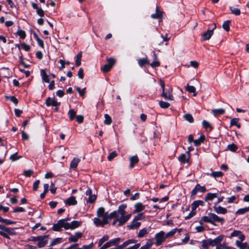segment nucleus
<instances>
[{"instance_id":"obj_26","label":"nucleus","mask_w":249,"mask_h":249,"mask_svg":"<svg viewBox=\"0 0 249 249\" xmlns=\"http://www.w3.org/2000/svg\"><path fill=\"white\" fill-rule=\"evenodd\" d=\"M217 197H218V193H209L205 196L204 200L205 201H212L215 198H216Z\"/></svg>"},{"instance_id":"obj_5","label":"nucleus","mask_w":249,"mask_h":249,"mask_svg":"<svg viewBox=\"0 0 249 249\" xmlns=\"http://www.w3.org/2000/svg\"><path fill=\"white\" fill-rule=\"evenodd\" d=\"M69 220V218H64L59 220L57 222L54 224L53 226L52 229L54 231H59L61 230L62 228L65 229V222Z\"/></svg>"},{"instance_id":"obj_22","label":"nucleus","mask_w":249,"mask_h":249,"mask_svg":"<svg viewBox=\"0 0 249 249\" xmlns=\"http://www.w3.org/2000/svg\"><path fill=\"white\" fill-rule=\"evenodd\" d=\"M153 19H159L162 17V12L160 11L158 6L156 8V13L151 15Z\"/></svg>"},{"instance_id":"obj_20","label":"nucleus","mask_w":249,"mask_h":249,"mask_svg":"<svg viewBox=\"0 0 249 249\" xmlns=\"http://www.w3.org/2000/svg\"><path fill=\"white\" fill-rule=\"evenodd\" d=\"M153 58L154 61L151 63L150 64V65L153 68H155L156 67H159L160 66V62L158 60L157 54L154 52H153Z\"/></svg>"},{"instance_id":"obj_23","label":"nucleus","mask_w":249,"mask_h":249,"mask_svg":"<svg viewBox=\"0 0 249 249\" xmlns=\"http://www.w3.org/2000/svg\"><path fill=\"white\" fill-rule=\"evenodd\" d=\"M65 203L67 205L71 206L77 204V202L75 196H71L65 201Z\"/></svg>"},{"instance_id":"obj_15","label":"nucleus","mask_w":249,"mask_h":249,"mask_svg":"<svg viewBox=\"0 0 249 249\" xmlns=\"http://www.w3.org/2000/svg\"><path fill=\"white\" fill-rule=\"evenodd\" d=\"M65 151V148L63 145L57 146L54 148V154L58 155L59 154V156L61 157L62 160L65 159V156L62 155Z\"/></svg>"},{"instance_id":"obj_49","label":"nucleus","mask_w":249,"mask_h":249,"mask_svg":"<svg viewBox=\"0 0 249 249\" xmlns=\"http://www.w3.org/2000/svg\"><path fill=\"white\" fill-rule=\"evenodd\" d=\"M16 35L18 36L22 39H24L26 36L25 32L21 29L18 30L16 33Z\"/></svg>"},{"instance_id":"obj_7","label":"nucleus","mask_w":249,"mask_h":249,"mask_svg":"<svg viewBox=\"0 0 249 249\" xmlns=\"http://www.w3.org/2000/svg\"><path fill=\"white\" fill-rule=\"evenodd\" d=\"M206 191L205 186H202L199 184H197L191 192V197L194 198L198 192L204 193Z\"/></svg>"},{"instance_id":"obj_11","label":"nucleus","mask_w":249,"mask_h":249,"mask_svg":"<svg viewBox=\"0 0 249 249\" xmlns=\"http://www.w3.org/2000/svg\"><path fill=\"white\" fill-rule=\"evenodd\" d=\"M190 158L191 156L187 155L186 153H182L178 156V160L181 163H187L189 165L190 164Z\"/></svg>"},{"instance_id":"obj_38","label":"nucleus","mask_w":249,"mask_h":249,"mask_svg":"<svg viewBox=\"0 0 249 249\" xmlns=\"http://www.w3.org/2000/svg\"><path fill=\"white\" fill-rule=\"evenodd\" d=\"M208 176H210L214 178H220L223 176V172H211L210 173H207Z\"/></svg>"},{"instance_id":"obj_64","label":"nucleus","mask_w":249,"mask_h":249,"mask_svg":"<svg viewBox=\"0 0 249 249\" xmlns=\"http://www.w3.org/2000/svg\"><path fill=\"white\" fill-rule=\"evenodd\" d=\"M17 154H18V153L16 152L13 154H12V155H11L10 157V159L12 160V161H15L17 160H18L21 157H18L17 156Z\"/></svg>"},{"instance_id":"obj_4","label":"nucleus","mask_w":249,"mask_h":249,"mask_svg":"<svg viewBox=\"0 0 249 249\" xmlns=\"http://www.w3.org/2000/svg\"><path fill=\"white\" fill-rule=\"evenodd\" d=\"M155 239L156 241L154 244L156 246H160L166 240L165 232L161 231L157 233L155 235Z\"/></svg>"},{"instance_id":"obj_44","label":"nucleus","mask_w":249,"mask_h":249,"mask_svg":"<svg viewBox=\"0 0 249 249\" xmlns=\"http://www.w3.org/2000/svg\"><path fill=\"white\" fill-rule=\"evenodd\" d=\"M76 112L73 109H70L68 112V115L71 121L73 120L76 116Z\"/></svg>"},{"instance_id":"obj_50","label":"nucleus","mask_w":249,"mask_h":249,"mask_svg":"<svg viewBox=\"0 0 249 249\" xmlns=\"http://www.w3.org/2000/svg\"><path fill=\"white\" fill-rule=\"evenodd\" d=\"M104 117L105 118L104 124L107 125H110L112 123L111 117L107 114H105Z\"/></svg>"},{"instance_id":"obj_33","label":"nucleus","mask_w":249,"mask_h":249,"mask_svg":"<svg viewBox=\"0 0 249 249\" xmlns=\"http://www.w3.org/2000/svg\"><path fill=\"white\" fill-rule=\"evenodd\" d=\"M82 52H79L75 57V66L76 67H79L81 64V59H82Z\"/></svg>"},{"instance_id":"obj_30","label":"nucleus","mask_w":249,"mask_h":249,"mask_svg":"<svg viewBox=\"0 0 249 249\" xmlns=\"http://www.w3.org/2000/svg\"><path fill=\"white\" fill-rule=\"evenodd\" d=\"M40 74L42 77V79L43 82L45 83H49L50 79L49 78V75L47 74L45 70L42 69L40 71Z\"/></svg>"},{"instance_id":"obj_60","label":"nucleus","mask_w":249,"mask_h":249,"mask_svg":"<svg viewBox=\"0 0 249 249\" xmlns=\"http://www.w3.org/2000/svg\"><path fill=\"white\" fill-rule=\"evenodd\" d=\"M96 199V196L95 195H91L89 196V198L87 200V202L92 203H93Z\"/></svg>"},{"instance_id":"obj_39","label":"nucleus","mask_w":249,"mask_h":249,"mask_svg":"<svg viewBox=\"0 0 249 249\" xmlns=\"http://www.w3.org/2000/svg\"><path fill=\"white\" fill-rule=\"evenodd\" d=\"M229 9L231 11V14H234L235 16H239L241 14L240 10L237 8H235L233 6H229Z\"/></svg>"},{"instance_id":"obj_25","label":"nucleus","mask_w":249,"mask_h":249,"mask_svg":"<svg viewBox=\"0 0 249 249\" xmlns=\"http://www.w3.org/2000/svg\"><path fill=\"white\" fill-rule=\"evenodd\" d=\"M139 160L137 155L133 156L130 158L129 167L132 168L139 162Z\"/></svg>"},{"instance_id":"obj_45","label":"nucleus","mask_w":249,"mask_h":249,"mask_svg":"<svg viewBox=\"0 0 249 249\" xmlns=\"http://www.w3.org/2000/svg\"><path fill=\"white\" fill-rule=\"evenodd\" d=\"M237 149H238L237 146L233 143L228 145L227 147V150H230L231 152H236Z\"/></svg>"},{"instance_id":"obj_3","label":"nucleus","mask_w":249,"mask_h":249,"mask_svg":"<svg viewBox=\"0 0 249 249\" xmlns=\"http://www.w3.org/2000/svg\"><path fill=\"white\" fill-rule=\"evenodd\" d=\"M160 84L162 88V93L161 94V97H163L165 99L173 100L174 97L172 94V90L169 88L168 89V95H167V93H165V83L164 80L160 79Z\"/></svg>"},{"instance_id":"obj_12","label":"nucleus","mask_w":249,"mask_h":249,"mask_svg":"<svg viewBox=\"0 0 249 249\" xmlns=\"http://www.w3.org/2000/svg\"><path fill=\"white\" fill-rule=\"evenodd\" d=\"M224 239V235H220L217 236L216 238L214 239H212L209 238L210 242L209 244H210V246L214 247L215 246H217L218 244L221 243Z\"/></svg>"},{"instance_id":"obj_19","label":"nucleus","mask_w":249,"mask_h":249,"mask_svg":"<svg viewBox=\"0 0 249 249\" xmlns=\"http://www.w3.org/2000/svg\"><path fill=\"white\" fill-rule=\"evenodd\" d=\"M49 235L41 236L42 238L39 240L37 246L39 248H42L45 246L48 243V238H49Z\"/></svg>"},{"instance_id":"obj_24","label":"nucleus","mask_w":249,"mask_h":249,"mask_svg":"<svg viewBox=\"0 0 249 249\" xmlns=\"http://www.w3.org/2000/svg\"><path fill=\"white\" fill-rule=\"evenodd\" d=\"M141 222H137V220L133 219L129 225L127 226V228L129 230H132L138 228L141 226Z\"/></svg>"},{"instance_id":"obj_8","label":"nucleus","mask_w":249,"mask_h":249,"mask_svg":"<svg viewBox=\"0 0 249 249\" xmlns=\"http://www.w3.org/2000/svg\"><path fill=\"white\" fill-rule=\"evenodd\" d=\"M1 232H3L4 235L2 236L7 239H10L9 235H15L16 234L14 229L8 228L6 226L2 229Z\"/></svg>"},{"instance_id":"obj_28","label":"nucleus","mask_w":249,"mask_h":249,"mask_svg":"<svg viewBox=\"0 0 249 249\" xmlns=\"http://www.w3.org/2000/svg\"><path fill=\"white\" fill-rule=\"evenodd\" d=\"M205 140V135L204 134H201L198 139L194 140V143L195 146H199L202 143L204 142Z\"/></svg>"},{"instance_id":"obj_56","label":"nucleus","mask_w":249,"mask_h":249,"mask_svg":"<svg viewBox=\"0 0 249 249\" xmlns=\"http://www.w3.org/2000/svg\"><path fill=\"white\" fill-rule=\"evenodd\" d=\"M210 240L209 239L207 240H203L202 241V247L204 249H208L209 246H210L209 244Z\"/></svg>"},{"instance_id":"obj_35","label":"nucleus","mask_w":249,"mask_h":249,"mask_svg":"<svg viewBox=\"0 0 249 249\" xmlns=\"http://www.w3.org/2000/svg\"><path fill=\"white\" fill-rule=\"evenodd\" d=\"M212 112L214 116H218L224 114L225 110L223 108L213 109L212 110Z\"/></svg>"},{"instance_id":"obj_31","label":"nucleus","mask_w":249,"mask_h":249,"mask_svg":"<svg viewBox=\"0 0 249 249\" xmlns=\"http://www.w3.org/2000/svg\"><path fill=\"white\" fill-rule=\"evenodd\" d=\"M204 202L202 200H196L191 204V209L193 210H196L199 206H203Z\"/></svg>"},{"instance_id":"obj_63","label":"nucleus","mask_w":249,"mask_h":249,"mask_svg":"<svg viewBox=\"0 0 249 249\" xmlns=\"http://www.w3.org/2000/svg\"><path fill=\"white\" fill-rule=\"evenodd\" d=\"M238 121H239V119L236 118L232 119L230 122L231 126H233V125L235 126L236 125H237V124L238 123Z\"/></svg>"},{"instance_id":"obj_21","label":"nucleus","mask_w":249,"mask_h":249,"mask_svg":"<svg viewBox=\"0 0 249 249\" xmlns=\"http://www.w3.org/2000/svg\"><path fill=\"white\" fill-rule=\"evenodd\" d=\"M80 161V159H79L78 158L74 157L70 163V169L73 170H76V169L77 167V165Z\"/></svg>"},{"instance_id":"obj_18","label":"nucleus","mask_w":249,"mask_h":249,"mask_svg":"<svg viewBox=\"0 0 249 249\" xmlns=\"http://www.w3.org/2000/svg\"><path fill=\"white\" fill-rule=\"evenodd\" d=\"M237 236L238 237L241 241H243L245 239V235L242 233V232L240 231L234 230L233 232H232L230 234L231 237H233Z\"/></svg>"},{"instance_id":"obj_14","label":"nucleus","mask_w":249,"mask_h":249,"mask_svg":"<svg viewBox=\"0 0 249 249\" xmlns=\"http://www.w3.org/2000/svg\"><path fill=\"white\" fill-rule=\"evenodd\" d=\"M214 211L218 214H225L227 213V210L224 207H222L220 206H218L216 204H214L213 207Z\"/></svg>"},{"instance_id":"obj_16","label":"nucleus","mask_w":249,"mask_h":249,"mask_svg":"<svg viewBox=\"0 0 249 249\" xmlns=\"http://www.w3.org/2000/svg\"><path fill=\"white\" fill-rule=\"evenodd\" d=\"M83 236L82 232H76L74 235H71L68 238V240L70 242H76L78 240L81 238Z\"/></svg>"},{"instance_id":"obj_52","label":"nucleus","mask_w":249,"mask_h":249,"mask_svg":"<svg viewBox=\"0 0 249 249\" xmlns=\"http://www.w3.org/2000/svg\"><path fill=\"white\" fill-rule=\"evenodd\" d=\"M111 67L106 64L103 67H101V70L103 72L107 73L111 70Z\"/></svg>"},{"instance_id":"obj_27","label":"nucleus","mask_w":249,"mask_h":249,"mask_svg":"<svg viewBox=\"0 0 249 249\" xmlns=\"http://www.w3.org/2000/svg\"><path fill=\"white\" fill-rule=\"evenodd\" d=\"M134 207L135 209L134 210V213H137L144 210L145 207L142 203L139 202L134 205Z\"/></svg>"},{"instance_id":"obj_6","label":"nucleus","mask_w":249,"mask_h":249,"mask_svg":"<svg viewBox=\"0 0 249 249\" xmlns=\"http://www.w3.org/2000/svg\"><path fill=\"white\" fill-rule=\"evenodd\" d=\"M122 241L121 238L117 237L112 240H109L105 243L103 246L101 247L100 249H106L111 246H115L119 245L120 242Z\"/></svg>"},{"instance_id":"obj_34","label":"nucleus","mask_w":249,"mask_h":249,"mask_svg":"<svg viewBox=\"0 0 249 249\" xmlns=\"http://www.w3.org/2000/svg\"><path fill=\"white\" fill-rule=\"evenodd\" d=\"M33 36L35 38V39H36V40L37 41V43H38V45L40 47H41L42 48H44V42H43V41L38 36H37V35L36 34V33L34 32L33 33Z\"/></svg>"},{"instance_id":"obj_43","label":"nucleus","mask_w":249,"mask_h":249,"mask_svg":"<svg viewBox=\"0 0 249 249\" xmlns=\"http://www.w3.org/2000/svg\"><path fill=\"white\" fill-rule=\"evenodd\" d=\"M5 98L7 100H10L15 105H17L18 102V99L14 96L5 95Z\"/></svg>"},{"instance_id":"obj_51","label":"nucleus","mask_w":249,"mask_h":249,"mask_svg":"<svg viewBox=\"0 0 249 249\" xmlns=\"http://www.w3.org/2000/svg\"><path fill=\"white\" fill-rule=\"evenodd\" d=\"M109 239V236L107 235H105L101 238L98 243V247H101L102 245L105 242L107 241Z\"/></svg>"},{"instance_id":"obj_17","label":"nucleus","mask_w":249,"mask_h":249,"mask_svg":"<svg viewBox=\"0 0 249 249\" xmlns=\"http://www.w3.org/2000/svg\"><path fill=\"white\" fill-rule=\"evenodd\" d=\"M131 216V214H128L125 215H121V217L119 218V223L118 226L120 227L124 224L130 219Z\"/></svg>"},{"instance_id":"obj_32","label":"nucleus","mask_w":249,"mask_h":249,"mask_svg":"<svg viewBox=\"0 0 249 249\" xmlns=\"http://www.w3.org/2000/svg\"><path fill=\"white\" fill-rule=\"evenodd\" d=\"M185 89L186 91H188L190 93H193L194 96H196L197 95L196 88L194 86H190L188 84L185 87Z\"/></svg>"},{"instance_id":"obj_48","label":"nucleus","mask_w":249,"mask_h":249,"mask_svg":"<svg viewBox=\"0 0 249 249\" xmlns=\"http://www.w3.org/2000/svg\"><path fill=\"white\" fill-rule=\"evenodd\" d=\"M177 231V228L172 229L170 231L165 234L166 239L173 237Z\"/></svg>"},{"instance_id":"obj_37","label":"nucleus","mask_w":249,"mask_h":249,"mask_svg":"<svg viewBox=\"0 0 249 249\" xmlns=\"http://www.w3.org/2000/svg\"><path fill=\"white\" fill-rule=\"evenodd\" d=\"M203 127L206 130L211 131L213 129L212 125L207 121L203 120L202 123Z\"/></svg>"},{"instance_id":"obj_1","label":"nucleus","mask_w":249,"mask_h":249,"mask_svg":"<svg viewBox=\"0 0 249 249\" xmlns=\"http://www.w3.org/2000/svg\"><path fill=\"white\" fill-rule=\"evenodd\" d=\"M97 215L98 217H95L93 219V222L96 226L103 227L108 223V213L105 212L104 208L101 207L98 209Z\"/></svg>"},{"instance_id":"obj_58","label":"nucleus","mask_w":249,"mask_h":249,"mask_svg":"<svg viewBox=\"0 0 249 249\" xmlns=\"http://www.w3.org/2000/svg\"><path fill=\"white\" fill-rule=\"evenodd\" d=\"M76 89V90L78 92L80 96L83 97L84 96L86 90L85 88L81 89L80 87H77Z\"/></svg>"},{"instance_id":"obj_62","label":"nucleus","mask_w":249,"mask_h":249,"mask_svg":"<svg viewBox=\"0 0 249 249\" xmlns=\"http://www.w3.org/2000/svg\"><path fill=\"white\" fill-rule=\"evenodd\" d=\"M78 76L79 78L82 79L84 78V69L82 68H81L78 72Z\"/></svg>"},{"instance_id":"obj_53","label":"nucleus","mask_w":249,"mask_h":249,"mask_svg":"<svg viewBox=\"0 0 249 249\" xmlns=\"http://www.w3.org/2000/svg\"><path fill=\"white\" fill-rule=\"evenodd\" d=\"M107 64L111 67H112L116 63V60L112 57L107 58Z\"/></svg>"},{"instance_id":"obj_54","label":"nucleus","mask_w":249,"mask_h":249,"mask_svg":"<svg viewBox=\"0 0 249 249\" xmlns=\"http://www.w3.org/2000/svg\"><path fill=\"white\" fill-rule=\"evenodd\" d=\"M160 106L162 108H167L170 106V104L168 102L161 101L159 102Z\"/></svg>"},{"instance_id":"obj_41","label":"nucleus","mask_w":249,"mask_h":249,"mask_svg":"<svg viewBox=\"0 0 249 249\" xmlns=\"http://www.w3.org/2000/svg\"><path fill=\"white\" fill-rule=\"evenodd\" d=\"M231 21V20H227L225 21L222 25L223 28L227 32H228L230 30V24Z\"/></svg>"},{"instance_id":"obj_29","label":"nucleus","mask_w":249,"mask_h":249,"mask_svg":"<svg viewBox=\"0 0 249 249\" xmlns=\"http://www.w3.org/2000/svg\"><path fill=\"white\" fill-rule=\"evenodd\" d=\"M138 63L141 67H142L146 65H150L149 61L147 57L145 58H140L138 60Z\"/></svg>"},{"instance_id":"obj_10","label":"nucleus","mask_w":249,"mask_h":249,"mask_svg":"<svg viewBox=\"0 0 249 249\" xmlns=\"http://www.w3.org/2000/svg\"><path fill=\"white\" fill-rule=\"evenodd\" d=\"M214 27L212 29H208L206 32H204L202 35V37L204 40H209L213 33V30L216 27V23H213Z\"/></svg>"},{"instance_id":"obj_61","label":"nucleus","mask_w":249,"mask_h":249,"mask_svg":"<svg viewBox=\"0 0 249 249\" xmlns=\"http://www.w3.org/2000/svg\"><path fill=\"white\" fill-rule=\"evenodd\" d=\"M21 46L22 49L26 52L29 51L31 49L30 46L29 45L26 44L25 43H22Z\"/></svg>"},{"instance_id":"obj_13","label":"nucleus","mask_w":249,"mask_h":249,"mask_svg":"<svg viewBox=\"0 0 249 249\" xmlns=\"http://www.w3.org/2000/svg\"><path fill=\"white\" fill-rule=\"evenodd\" d=\"M60 104L61 103L57 102L55 98H52L50 97H48L45 101V104L47 107H58Z\"/></svg>"},{"instance_id":"obj_40","label":"nucleus","mask_w":249,"mask_h":249,"mask_svg":"<svg viewBox=\"0 0 249 249\" xmlns=\"http://www.w3.org/2000/svg\"><path fill=\"white\" fill-rule=\"evenodd\" d=\"M249 212V206L238 209L235 213L236 214H243Z\"/></svg>"},{"instance_id":"obj_36","label":"nucleus","mask_w":249,"mask_h":249,"mask_svg":"<svg viewBox=\"0 0 249 249\" xmlns=\"http://www.w3.org/2000/svg\"><path fill=\"white\" fill-rule=\"evenodd\" d=\"M126 207L127 205L126 204H123L119 206L118 209L117 211L118 212V213L120 214L121 215H125V209L126 208Z\"/></svg>"},{"instance_id":"obj_9","label":"nucleus","mask_w":249,"mask_h":249,"mask_svg":"<svg viewBox=\"0 0 249 249\" xmlns=\"http://www.w3.org/2000/svg\"><path fill=\"white\" fill-rule=\"evenodd\" d=\"M82 222L74 220L71 223L65 222V230L71 229L73 230L79 227L81 225Z\"/></svg>"},{"instance_id":"obj_55","label":"nucleus","mask_w":249,"mask_h":249,"mask_svg":"<svg viewBox=\"0 0 249 249\" xmlns=\"http://www.w3.org/2000/svg\"><path fill=\"white\" fill-rule=\"evenodd\" d=\"M117 156V153L116 151H114L110 153L107 157V160L109 161H111L114 158Z\"/></svg>"},{"instance_id":"obj_2","label":"nucleus","mask_w":249,"mask_h":249,"mask_svg":"<svg viewBox=\"0 0 249 249\" xmlns=\"http://www.w3.org/2000/svg\"><path fill=\"white\" fill-rule=\"evenodd\" d=\"M216 222L223 224L225 222V219L224 218L219 217L214 213H208V215L202 216L199 222L200 225H203L204 222L210 223L212 225H215V222Z\"/></svg>"},{"instance_id":"obj_47","label":"nucleus","mask_w":249,"mask_h":249,"mask_svg":"<svg viewBox=\"0 0 249 249\" xmlns=\"http://www.w3.org/2000/svg\"><path fill=\"white\" fill-rule=\"evenodd\" d=\"M119 213L117 211H114L113 212L111 213L110 214H108V220H110L112 218L117 219L120 218L119 217Z\"/></svg>"},{"instance_id":"obj_46","label":"nucleus","mask_w":249,"mask_h":249,"mask_svg":"<svg viewBox=\"0 0 249 249\" xmlns=\"http://www.w3.org/2000/svg\"><path fill=\"white\" fill-rule=\"evenodd\" d=\"M148 233V231L146 228H143L142 229H141L139 231L138 234V237L139 238H142L145 235L147 234Z\"/></svg>"},{"instance_id":"obj_59","label":"nucleus","mask_w":249,"mask_h":249,"mask_svg":"<svg viewBox=\"0 0 249 249\" xmlns=\"http://www.w3.org/2000/svg\"><path fill=\"white\" fill-rule=\"evenodd\" d=\"M62 241V238H57L54 239H53L52 243L50 244L51 246L56 245L57 244L60 243Z\"/></svg>"},{"instance_id":"obj_57","label":"nucleus","mask_w":249,"mask_h":249,"mask_svg":"<svg viewBox=\"0 0 249 249\" xmlns=\"http://www.w3.org/2000/svg\"><path fill=\"white\" fill-rule=\"evenodd\" d=\"M196 214V210H193L190 212L188 215L184 217L185 220H188L193 217Z\"/></svg>"},{"instance_id":"obj_42","label":"nucleus","mask_w":249,"mask_h":249,"mask_svg":"<svg viewBox=\"0 0 249 249\" xmlns=\"http://www.w3.org/2000/svg\"><path fill=\"white\" fill-rule=\"evenodd\" d=\"M183 118L187 121L190 123H193L194 122V118L191 114L187 113L183 115Z\"/></svg>"}]
</instances>
